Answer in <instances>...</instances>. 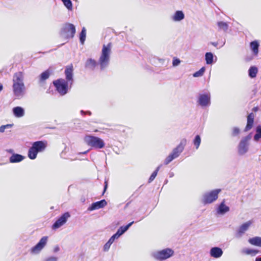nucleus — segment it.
I'll return each instance as SVG.
<instances>
[{
	"label": "nucleus",
	"mask_w": 261,
	"mask_h": 261,
	"mask_svg": "<svg viewBox=\"0 0 261 261\" xmlns=\"http://www.w3.org/2000/svg\"><path fill=\"white\" fill-rule=\"evenodd\" d=\"M107 204V201L105 199L101 200L100 201L93 202L91 205L88 208V211H92L95 210L99 209L105 206Z\"/></svg>",
	"instance_id": "dca6fc26"
},
{
	"label": "nucleus",
	"mask_w": 261,
	"mask_h": 261,
	"mask_svg": "<svg viewBox=\"0 0 261 261\" xmlns=\"http://www.w3.org/2000/svg\"><path fill=\"white\" fill-rule=\"evenodd\" d=\"M229 207L225 204L223 200L218 206L217 209V213L219 215H224L229 211Z\"/></svg>",
	"instance_id": "6ab92c4d"
},
{
	"label": "nucleus",
	"mask_w": 261,
	"mask_h": 261,
	"mask_svg": "<svg viewBox=\"0 0 261 261\" xmlns=\"http://www.w3.org/2000/svg\"><path fill=\"white\" fill-rule=\"evenodd\" d=\"M3 89V86L2 84L0 83V92L1 91H2Z\"/></svg>",
	"instance_id": "603ef678"
},
{
	"label": "nucleus",
	"mask_w": 261,
	"mask_h": 261,
	"mask_svg": "<svg viewBox=\"0 0 261 261\" xmlns=\"http://www.w3.org/2000/svg\"><path fill=\"white\" fill-rule=\"evenodd\" d=\"M75 31V27L73 24L66 23L62 28L60 34L65 39H69L73 38Z\"/></svg>",
	"instance_id": "0eeeda50"
},
{
	"label": "nucleus",
	"mask_w": 261,
	"mask_h": 261,
	"mask_svg": "<svg viewBox=\"0 0 261 261\" xmlns=\"http://www.w3.org/2000/svg\"><path fill=\"white\" fill-rule=\"evenodd\" d=\"M119 237L117 236V234L115 233L108 240L111 244H112L115 239H118Z\"/></svg>",
	"instance_id": "a19ab883"
},
{
	"label": "nucleus",
	"mask_w": 261,
	"mask_h": 261,
	"mask_svg": "<svg viewBox=\"0 0 261 261\" xmlns=\"http://www.w3.org/2000/svg\"><path fill=\"white\" fill-rule=\"evenodd\" d=\"M248 243L252 245L261 247V237H254L248 240Z\"/></svg>",
	"instance_id": "a878e982"
},
{
	"label": "nucleus",
	"mask_w": 261,
	"mask_h": 261,
	"mask_svg": "<svg viewBox=\"0 0 261 261\" xmlns=\"http://www.w3.org/2000/svg\"><path fill=\"white\" fill-rule=\"evenodd\" d=\"M47 145V143L45 141L34 142L28 150V157L31 160L35 159L39 152H43L45 150Z\"/></svg>",
	"instance_id": "7ed1b4c3"
},
{
	"label": "nucleus",
	"mask_w": 261,
	"mask_h": 261,
	"mask_svg": "<svg viewBox=\"0 0 261 261\" xmlns=\"http://www.w3.org/2000/svg\"><path fill=\"white\" fill-rule=\"evenodd\" d=\"M210 1H212V0H209Z\"/></svg>",
	"instance_id": "4d7b16f0"
},
{
	"label": "nucleus",
	"mask_w": 261,
	"mask_h": 261,
	"mask_svg": "<svg viewBox=\"0 0 261 261\" xmlns=\"http://www.w3.org/2000/svg\"><path fill=\"white\" fill-rule=\"evenodd\" d=\"M12 126V125L11 124H7V125H2L1 126H0V133H3L5 129L7 128H10Z\"/></svg>",
	"instance_id": "37998d69"
},
{
	"label": "nucleus",
	"mask_w": 261,
	"mask_h": 261,
	"mask_svg": "<svg viewBox=\"0 0 261 261\" xmlns=\"http://www.w3.org/2000/svg\"><path fill=\"white\" fill-rule=\"evenodd\" d=\"M210 44L214 46L215 47H217L218 44V42H211Z\"/></svg>",
	"instance_id": "49530a36"
},
{
	"label": "nucleus",
	"mask_w": 261,
	"mask_h": 261,
	"mask_svg": "<svg viewBox=\"0 0 261 261\" xmlns=\"http://www.w3.org/2000/svg\"><path fill=\"white\" fill-rule=\"evenodd\" d=\"M111 51V43H109L107 45L102 46L101 54L98 60V63L91 58L88 59L85 63V67L90 70H94L97 64L100 66L101 70H103L109 65L110 60Z\"/></svg>",
	"instance_id": "f257e3e1"
},
{
	"label": "nucleus",
	"mask_w": 261,
	"mask_h": 261,
	"mask_svg": "<svg viewBox=\"0 0 261 261\" xmlns=\"http://www.w3.org/2000/svg\"><path fill=\"white\" fill-rule=\"evenodd\" d=\"M217 25L219 31H223L226 32L228 29V24L227 22L224 21H218Z\"/></svg>",
	"instance_id": "c756f323"
},
{
	"label": "nucleus",
	"mask_w": 261,
	"mask_h": 261,
	"mask_svg": "<svg viewBox=\"0 0 261 261\" xmlns=\"http://www.w3.org/2000/svg\"><path fill=\"white\" fill-rule=\"evenodd\" d=\"M223 253L222 249L219 247H214L211 248L210 250V256L215 258H218L221 257Z\"/></svg>",
	"instance_id": "f3484780"
},
{
	"label": "nucleus",
	"mask_w": 261,
	"mask_h": 261,
	"mask_svg": "<svg viewBox=\"0 0 261 261\" xmlns=\"http://www.w3.org/2000/svg\"><path fill=\"white\" fill-rule=\"evenodd\" d=\"M70 217V215L69 212L64 213L55 222L52 226V228L57 229L60 228L66 223L67 219Z\"/></svg>",
	"instance_id": "9b49d317"
},
{
	"label": "nucleus",
	"mask_w": 261,
	"mask_h": 261,
	"mask_svg": "<svg viewBox=\"0 0 261 261\" xmlns=\"http://www.w3.org/2000/svg\"><path fill=\"white\" fill-rule=\"evenodd\" d=\"M23 80L24 76L22 72H16L13 76V85H24Z\"/></svg>",
	"instance_id": "2eb2a0df"
},
{
	"label": "nucleus",
	"mask_w": 261,
	"mask_h": 261,
	"mask_svg": "<svg viewBox=\"0 0 261 261\" xmlns=\"http://www.w3.org/2000/svg\"><path fill=\"white\" fill-rule=\"evenodd\" d=\"M205 67H202L198 71L195 72L193 74V76L195 77H200V76H202L205 71Z\"/></svg>",
	"instance_id": "c9c22d12"
},
{
	"label": "nucleus",
	"mask_w": 261,
	"mask_h": 261,
	"mask_svg": "<svg viewBox=\"0 0 261 261\" xmlns=\"http://www.w3.org/2000/svg\"><path fill=\"white\" fill-rule=\"evenodd\" d=\"M86 37V30L85 28L83 27L80 34V41L82 44L85 42Z\"/></svg>",
	"instance_id": "2f4dec72"
},
{
	"label": "nucleus",
	"mask_w": 261,
	"mask_h": 261,
	"mask_svg": "<svg viewBox=\"0 0 261 261\" xmlns=\"http://www.w3.org/2000/svg\"><path fill=\"white\" fill-rule=\"evenodd\" d=\"M14 95L17 99L22 98L25 94V87L24 85H12Z\"/></svg>",
	"instance_id": "ddd939ff"
},
{
	"label": "nucleus",
	"mask_w": 261,
	"mask_h": 261,
	"mask_svg": "<svg viewBox=\"0 0 261 261\" xmlns=\"http://www.w3.org/2000/svg\"><path fill=\"white\" fill-rule=\"evenodd\" d=\"M255 261H261V255H260V256H257V257L255 258Z\"/></svg>",
	"instance_id": "09e8293b"
},
{
	"label": "nucleus",
	"mask_w": 261,
	"mask_h": 261,
	"mask_svg": "<svg viewBox=\"0 0 261 261\" xmlns=\"http://www.w3.org/2000/svg\"><path fill=\"white\" fill-rule=\"evenodd\" d=\"M84 141L88 146L95 149H102L105 146V143L102 139L92 135L86 136Z\"/></svg>",
	"instance_id": "20e7f679"
},
{
	"label": "nucleus",
	"mask_w": 261,
	"mask_h": 261,
	"mask_svg": "<svg viewBox=\"0 0 261 261\" xmlns=\"http://www.w3.org/2000/svg\"><path fill=\"white\" fill-rule=\"evenodd\" d=\"M111 244H112L108 241L103 246V250L105 251H108Z\"/></svg>",
	"instance_id": "79ce46f5"
},
{
	"label": "nucleus",
	"mask_w": 261,
	"mask_h": 261,
	"mask_svg": "<svg viewBox=\"0 0 261 261\" xmlns=\"http://www.w3.org/2000/svg\"><path fill=\"white\" fill-rule=\"evenodd\" d=\"M187 139L185 138L182 139L178 145L175 148H174L171 153V154L175 157V158H177L180 155V154L182 152L184 149L185 146L187 144Z\"/></svg>",
	"instance_id": "4468645a"
},
{
	"label": "nucleus",
	"mask_w": 261,
	"mask_h": 261,
	"mask_svg": "<svg viewBox=\"0 0 261 261\" xmlns=\"http://www.w3.org/2000/svg\"><path fill=\"white\" fill-rule=\"evenodd\" d=\"M259 251L257 249L250 248H244L242 250V253L247 255H250L251 256H255L256 254L259 253Z\"/></svg>",
	"instance_id": "cd10ccee"
},
{
	"label": "nucleus",
	"mask_w": 261,
	"mask_h": 261,
	"mask_svg": "<svg viewBox=\"0 0 261 261\" xmlns=\"http://www.w3.org/2000/svg\"><path fill=\"white\" fill-rule=\"evenodd\" d=\"M175 157H174L171 153L165 159L164 161V164L168 165L171 161H172L174 159H175Z\"/></svg>",
	"instance_id": "4c0bfd02"
},
{
	"label": "nucleus",
	"mask_w": 261,
	"mask_h": 261,
	"mask_svg": "<svg viewBox=\"0 0 261 261\" xmlns=\"http://www.w3.org/2000/svg\"><path fill=\"white\" fill-rule=\"evenodd\" d=\"M66 80L60 79L53 82L57 91L61 95H65L68 92V86L70 88L73 83V67L71 65L66 67L65 70Z\"/></svg>",
	"instance_id": "f03ea898"
},
{
	"label": "nucleus",
	"mask_w": 261,
	"mask_h": 261,
	"mask_svg": "<svg viewBox=\"0 0 261 261\" xmlns=\"http://www.w3.org/2000/svg\"><path fill=\"white\" fill-rule=\"evenodd\" d=\"M194 145L195 146L196 149H197L201 143V138L199 135H197L195 136L193 140Z\"/></svg>",
	"instance_id": "f704fd0d"
},
{
	"label": "nucleus",
	"mask_w": 261,
	"mask_h": 261,
	"mask_svg": "<svg viewBox=\"0 0 261 261\" xmlns=\"http://www.w3.org/2000/svg\"><path fill=\"white\" fill-rule=\"evenodd\" d=\"M252 223L251 221H248L240 225L236 231L235 237L237 238H241L249 229Z\"/></svg>",
	"instance_id": "f8f14e48"
},
{
	"label": "nucleus",
	"mask_w": 261,
	"mask_h": 261,
	"mask_svg": "<svg viewBox=\"0 0 261 261\" xmlns=\"http://www.w3.org/2000/svg\"><path fill=\"white\" fill-rule=\"evenodd\" d=\"M88 151H89V150H87V151H85L83 152H79V153H78V154H86Z\"/></svg>",
	"instance_id": "8fccbe9b"
},
{
	"label": "nucleus",
	"mask_w": 261,
	"mask_h": 261,
	"mask_svg": "<svg viewBox=\"0 0 261 261\" xmlns=\"http://www.w3.org/2000/svg\"><path fill=\"white\" fill-rule=\"evenodd\" d=\"M107 187H108V182L107 181H106L105 182V186H104V189H103V194H104V193L106 192V190L107 189Z\"/></svg>",
	"instance_id": "c03bdc74"
},
{
	"label": "nucleus",
	"mask_w": 261,
	"mask_h": 261,
	"mask_svg": "<svg viewBox=\"0 0 261 261\" xmlns=\"http://www.w3.org/2000/svg\"><path fill=\"white\" fill-rule=\"evenodd\" d=\"M259 44L257 40H254L250 43V49L254 56H257L258 54V48Z\"/></svg>",
	"instance_id": "b1692460"
},
{
	"label": "nucleus",
	"mask_w": 261,
	"mask_h": 261,
	"mask_svg": "<svg viewBox=\"0 0 261 261\" xmlns=\"http://www.w3.org/2000/svg\"><path fill=\"white\" fill-rule=\"evenodd\" d=\"M251 139V136L249 134L241 140L238 146V151L240 155H243L248 152Z\"/></svg>",
	"instance_id": "6e6552de"
},
{
	"label": "nucleus",
	"mask_w": 261,
	"mask_h": 261,
	"mask_svg": "<svg viewBox=\"0 0 261 261\" xmlns=\"http://www.w3.org/2000/svg\"><path fill=\"white\" fill-rule=\"evenodd\" d=\"M13 115L17 118H21L24 115V109L19 106L14 107L12 109Z\"/></svg>",
	"instance_id": "4be33fe9"
},
{
	"label": "nucleus",
	"mask_w": 261,
	"mask_h": 261,
	"mask_svg": "<svg viewBox=\"0 0 261 261\" xmlns=\"http://www.w3.org/2000/svg\"><path fill=\"white\" fill-rule=\"evenodd\" d=\"M240 129L238 127H233L232 128L231 136L232 137H236L239 136L240 134Z\"/></svg>",
	"instance_id": "e433bc0d"
},
{
	"label": "nucleus",
	"mask_w": 261,
	"mask_h": 261,
	"mask_svg": "<svg viewBox=\"0 0 261 261\" xmlns=\"http://www.w3.org/2000/svg\"><path fill=\"white\" fill-rule=\"evenodd\" d=\"M205 60L206 64L212 65L217 60V57L211 52H207L205 54Z\"/></svg>",
	"instance_id": "aec40b11"
},
{
	"label": "nucleus",
	"mask_w": 261,
	"mask_h": 261,
	"mask_svg": "<svg viewBox=\"0 0 261 261\" xmlns=\"http://www.w3.org/2000/svg\"><path fill=\"white\" fill-rule=\"evenodd\" d=\"M221 191V189H217L210 192H205L202 196V203L204 204L213 203L217 199L218 194Z\"/></svg>",
	"instance_id": "423d86ee"
},
{
	"label": "nucleus",
	"mask_w": 261,
	"mask_h": 261,
	"mask_svg": "<svg viewBox=\"0 0 261 261\" xmlns=\"http://www.w3.org/2000/svg\"><path fill=\"white\" fill-rule=\"evenodd\" d=\"M86 114H88L89 115H91V112L90 111H86Z\"/></svg>",
	"instance_id": "864d4df0"
},
{
	"label": "nucleus",
	"mask_w": 261,
	"mask_h": 261,
	"mask_svg": "<svg viewBox=\"0 0 261 261\" xmlns=\"http://www.w3.org/2000/svg\"><path fill=\"white\" fill-rule=\"evenodd\" d=\"M173 175H174V174H173V173H172V172H171V173H170L169 174V176H170V177H173Z\"/></svg>",
	"instance_id": "5fc2aeb1"
},
{
	"label": "nucleus",
	"mask_w": 261,
	"mask_h": 261,
	"mask_svg": "<svg viewBox=\"0 0 261 261\" xmlns=\"http://www.w3.org/2000/svg\"><path fill=\"white\" fill-rule=\"evenodd\" d=\"M81 114L82 115H85L86 114V112L83 111V110H81V112H80Z\"/></svg>",
	"instance_id": "3c124183"
},
{
	"label": "nucleus",
	"mask_w": 261,
	"mask_h": 261,
	"mask_svg": "<svg viewBox=\"0 0 261 261\" xmlns=\"http://www.w3.org/2000/svg\"><path fill=\"white\" fill-rule=\"evenodd\" d=\"M197 102L202 107H208L211 105V94L209 92L199 94Z\"/></svg>",
	"instance_id": "1a4fd4ad"
},
{
	"label": "nucleus",
	"mask_w": 261,
	"mask_h": 261,
	"mask_svg": "<svg viewBox=\"0 0 261 261\" xmlns=\"http://www.w3.org/2000/svg\"><path fill=\"white\" fill-rule=\"evenodd\" d=\"M58 257L54 256H50L45 258L43 261H58Z\"/></svg>",
	"instance_id": "58836bf2"
},
{
	"label": "nucleus",
	"mask_w": 261,
	"mask_h": 261,
	"mask_svg": "<svg viewBox=\"0 0 261 261\" xmlns=\"http://www.w3.org/2000/svg\"><path fill=\"white\" fill-rule=\"evenodd\" d=\"M50 74V72L49 69L43 72L39 76V82L42 83L48 79Z\"/></svg>",
	"instance_id": "c85d7f7f"
},
{
	"label": "nucleus",
	"mask_w": 261,
	"mask_h": 261,
	"mask_svg": "<svg viewBox=\"0 0 261 261\" xmlns=\"http://www.w3.org/2000/svg\"><path fill=\"white\" fill-rule=\"evenodd\" d=\"M48 237H43L39 242L31 249V253L32 254H38L45 247L47 242Z\"/></svg>",
	"instance_id": "9d476101"
},
{
	"label": "nucleus",
	"mask_w": 261,
	"mask_h": 261,
	"mask_svg": "<svg viewBox=\"0 0 261 261\" xmlns=\"http://www.w3.org/2000/svg\"><path fill=\"white\" fill-rule=\"evenodd\" d=\"M162 165H159L156 169L153 172V173L151 174V176H150L149 179H148V182L150 183L152 182L154 179L155 178V177L157 175L158 172L159 170H160V168L162 167Z\"/></svg>",
	"instance_id": "72a5a7b5"
},
{
	"label": "nucleus",
	"mask_w": 261,
	"mask_h": 261,
	"mask_svg": "<svg viewBox=\"0 0 261 261\" xmlns=\"http://www.w3.org/2000/svg\"><path fill=\"white\" fill-rule=\"evenodd\" d=\"M59 250H60L59 247L58 246H56V247L54 248V251L55 252H58V251H59Z\"/></svg>",
	"instance_id": "de8ad7c7"
},
{
	"label": "nucleus",
	"mask_w": 261,
	"mask_h": 261,
	"mask_svg": "<svg viewBox=\"0 0 261 261\" xmlns=\"http://www.w3.org/2000/svg\"><path fill=\"white\" fill-rule=\"evenodd\" d=\"M174 254V251L167 248L161 250L153 251L151 253L152 257L158 260L162 261L170 258Z\"/></svg>",
	"instance_id": "39448f33"
},
{
	"label": "nucleus",
	"mask_w": 261,
	"mask_h": 261,
	"mask_svg": "<svg viewBox=\"0 0 261 261\" xmlns=\"http://www.w3.org/2000/svg\"><path fill=\"white\" fill-rule=\"evenodd\" d=\"M6 151L7 152H8L9 153H11L12 154H13V153H15L14 152L13 149H7Z\"/></svg>",
	"instance_id": "a18cd8bd"
},
{
	"label": "nucleus",
	"mask_w": 261,
	"mask_h": 261,
	"mask_svg": "<svg viewBox=\"0 0 261 261\" xmlns=\"http://www.w3.org/2000/svg\"><path fill=\"white\" fill-rule=\"evenodd\" d=\"M180 63V60L178 59L174 58L172 61V65L173 66H178Z\"/></svg>",
	"instance_id": "ea45409f"
},
{
	"label": "nucleus",
	"mask_w": 261,
	"mask_h": 261,
	"mask_svg": "<svg viewBox=\"0 0 261 261\" xmlns=\"http://www.w3.org/2000/svg\"><path fill=\"white\" fill-rule=\"evenodd\" d=\"M185 15L181 10H177L175 12L174 14L171 16V19L174 22H179L184 19Z\"/></svg>",
	"instance_id": "a211bd4d"
},
{
	"label": "nucleus",
	"mask_w": 261,
	"mask_h": 261,
	"mask_svg": "<svg viewBox=\"0 0 261 261\" xmlns=\"http://www.w3.org/2000/svg\"><path fill=\"white\" fill-rule=\"evenodd\" d=\"M134 223V221H132L130 223H129L128 224H127L125 226H122L120 227L117 230L116 233L117 234V236L120 237L121 235H122L124 233H125L128 228L132 225V224Z\"/></svg>",
	"instance_id": "393cba45"
},
{
	"label": "nucleus",
	"mask_w": 261,
	"mask_h": 261,
	"mask_svg": "<svg viewBox=\"0 0 261 261\" xmlns=\"http://www.w3.org/2000/svg\"><path fill=\"white\" fill-rule=\"evenodd\" d=\"M257 72V68L255 66H252L248 70V75L250 78L253 79L256 76Z\"/></svg>",
	"instance_id": "bb28decb"
},
{
	"label": "nucleus",
	"mask_w": 261,
	"mask_h": 261,
	"mask_svg": "<svg viewBox=\"0 0 261 261\" xmlns=\"http://www.w3.org/2000/svg\"><path fill=\"white\" fill-rule=\"evenodd\" d=\"M225 44V42L223 43V44L221 46H223Z\"/></svg>",
	"instance_id": "6e6d98bb"
},
{
	"label": "nucleus",
	"mask_w": 261,
	"mask_h": 261,
	"mask_svg": "<svg viewBox=\"0 0 261 261\" xmlns=\"http://www.w3.org/2000/svg\"><path fill=\"white\" fill-rule=\"evenodd\" d=\"M65 7L69 10L73 9L72 3L71 0H61Z\"/></svg>",
	"instance_id": "473e14b6"
},
{
	"label": "nucleus",
	"mask_w": 261,
	"mask_h": 261,
	"mask_svg": "<svg viewBox=\"0 0 261 261\" xmlns=\"http://www.w3.org/2000/svg\"><path fill=\"white\" fill-rule=\"evenodd\" d=\"M254 122V115L252 113L249 114L247 116V123L245 128L244 131L247 132L253 126Z\"/></svg>",
	"instance_id": "5701e85b"
},
{
	"label": "nucleus",
	"mask_w": 261,
	"mask_h": 261,
	"mask_svg": "<svg viewBox=\"0 0 261 261\" xmlns=\"http://www.w3.org/2000/svg\"><path fill=\"white\" fill-rule=\"evenodd\" d=\"M25 157L21 154L13 153L9 158V162L11 163H19L24 159Z\"/></svg>",
	"instance_id": "412c9836"
},
{
	"label": "nucleus",
	"mask_w": 261,
	"mask_h": 261,
	"mask_svg": "<svg viewBox=\"0 0 261 261\" xmlns=\"http://www.w3.org/2000/svg\"><path fill=\"white\" fill-rule=\"evenodd\" d=\"M254 140L255 141H258L261 139V125H258L256 128V133L254 136Z\"/></svg>",
	"instance_id": "7c9ffc66"
}]
</instances>
